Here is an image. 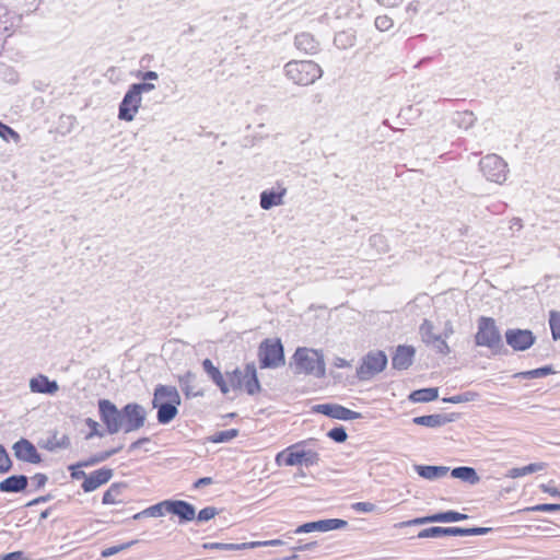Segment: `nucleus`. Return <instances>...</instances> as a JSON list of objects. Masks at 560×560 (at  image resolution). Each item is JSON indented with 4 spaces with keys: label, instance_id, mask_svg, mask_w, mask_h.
Listing matches in <instances>:
<instances>
[{
    "label": "nucleus",
    "instance_id": "b1692460",
    "mask_svg": "<svg viewBox=\"0 0 560 560\" xmlns=\"http://www.w3.org/2000/svg\"><path fill=\"white\" fill-rule=\"evenodd\" d=\"M28 479L24 475H13L0 482V491L21 492L27 487Z\"/></svg>",
    "mask_w": 560,
    "mask_h": 560
},
{
    "label": "nucleus",
    "instance_id": "f8f14e48",
    "mask_svg": "<svg viewBox=\"0 0 560 560\" xmlns=\"http://www.w3.org/2000/svg\"><path fill=\"white\" fill-rule=\"evenodd\" d=\"M506 343L515 351H525L535 342V336L528 329H508Z\"/></svg>",
    "mask_w": 560,
    "mask_h": 560
},
{
    "label": "nucleus",
    "instance_id": "f03ea898",
    "mask_svg": "<svg viewBox=\"0 0 560 560\" xmlns=\"http://www.w3.org/2000/svg\"><path fill=\"white\" fill-rule=\"evenodd\" d=\"M316 440L307 439L290 445L276 455L275 462L278 466L305 465L314 466L319 463V454L314 448Z\"/></svg>",
    "mask_w": 560,
    "mask_h": 560
},
{
    "label": "nucleus",
    "instance_id": "37998d69",
    "mask_svg": "<svg viewBox=\"0 0 560 560\" xmlns=\"http://www.w3.org/2000/svg\"><path fill=\"white\" fill-rule=\"evenodd\" d=\"M478 397V394L475 393V392H467V393H464V394H459V395H455V396H452V397H448V398H444L443 401L444 402H450V404H460V402H467V401H474L476 400Z\"/></svg>",
    "mask_w": 560,
    "mask_h": 560
},
{
    "label": "nucleus",
    "instance_id": "c9c22d12",
    "mask_svg": "<svg viewBox=\"0 0 560 560\" xmlns=\"http://www.w3.org/2000/svg\"><path fill=\"white\" fill-rule=\"evenodd\" d=\"M434 326L432 322L429 319H424L422 324L420 325L419 332L421 335V339L427 345L433 343L434 340H438V336L433 332Z\"/></svg>",
    "mask_w": 560,
    "mask_h": 560
},
{
    "label": "nucleus",
    "instance_id": "f257e3e1",
    "mask_svg": "<svg viewBox=\"0 0 560 560\" xmlns=\"http://www.w3.org/2000/svg\"><path fill=\"white\" fill-rule=\"evenodd\" d=\"M98 412L109 434H115L119 431L125 433L138 431L144 425L147 420L144 407L137 402H129L121 409H118L110 400L101 399L98 400Z\"/></svg>",
    "mask_w": 560,
    "mask_h": 560
},
{
    "label": "nucleus",
    "instance_id": "3c124183",
    "mask_svg": "<svg viewBox=\"0 0 560 560\" xmlns=\"http://www.w3.org/2000/svg\"><path fill=\"white\" fill-rule=\"evenodd\" d=\"M327 435L337 443H343L348 438V434L343 427L332 428L331 430L328 431Z\"/></svg>",
    "mask_w": 560,
    "mask_h": 560
},
{
    "label": "nucleus",
    "instance_id": "4d7b16f0",
    "mask_svg": "<svg viewBox=\"0 0 560 560\" xmlns=\"http://www.w3.org/2000/svg\"><path fill=\"white\" fill-rule=\"evenodd\" d=\"M12 466V462L5 451V448L0 445V472H7L10 470Z\"/></svg>",
    "mask_w": 560,
    "mask_h": 560
},
{
    "label": "nucleus",
    "instance_id": "4c0bfd02",
    "mask_svg": "<svg viewBox=\"0 0 560 560\" xmlns=\"http://www.w3.org/2000/svg\"><path fill=\"white\" fill-rule=\"evenodd\" d=\"M203 549H217L224 551H236V550H245L246 542L242 544H224V542H205L202 545Z\"/></svg>",
    "mask_w": 560,
    "mask_h": 560
},
{
    "label": "nucleus",
    "instance_id": "680f3d73",
    "mask_svg": "<svg viewBox=\"0 0 560 560\" xmlns=\"http://www.w3.org/2000/svg\"><path fill=\"white\" fill-rule=\"evenodd\" d=\"M83 466H79V463L74 464V465H71L69 466V470L71 471V478L72 479H75V480H79V479H84L88 477V475L85 474V471H83L81 468Z\"/></svg>",
    "mask_w": 560,
    "mask_h": 560
},
{
    "label": "nucleus",
    "instance_id": "bb28decb",
    "mask_svg": "<svg viewBox=\"0 0 560 560\" xmlns=\"http://www.w3.org/2000/svg\"><path fill=\"white\" fill-rule=\"evenodd\" d=\"M418 475L428 480H435L447 475L450 468L445 466L416 465Z\"/></svg>",
    "mask_w": 560,
    "mask_h": 560
},
{
    "label": "nucleus",
    "instance_id": "6e6d98bb",
    "mask_svg": "<svg viewBox=\"0 0 560 560\" xmlns=\"http://www.w3.org/2000/svg\"><path fill=\"white\" fill-rule=\"evenodd\" d=\"M132 545H133V541H129V542H126L122 545L108 547V548L104 549L101 555L103 558H108V557H112V556L131 547Z\"/></svg>",
    "mask_w": 560,
    "mask_h": 560
},
{
    "label": "nucleus",
    "instance_id": "20e7f679",
    "mask_svg": "<svg viewBox=\"0 0 560 560\" xmlns=\"http://www.w3.org/2000/svg\"><path fill=\"white\" fill-rule=\"evenodd\" d=\"M293 360L298 373H304L315 377H323L325 375L324 357L317 350L299 348L293 355Z\"/></svg>",
    "mask_w": 560,
    "mask_h": 560
},
{
    "label": "nucleus",
    "instance_id": "c85d7f7f",
    "mask_svg": "<svg viewBox=\"0 0 560 560\" xmlns=\"http://www.w3.org/2000/svg\"><path fill=\"white\" fill-rule=\"evenodd\" d=\"M546 463H532L529 465H526L524 467H514L508 470L505 474L506 478L516 479L524 477L529 474L541 471L546 468Z\"/></svg>",
    "mask_w": 560,
    "mask_h": 560
},
{
    "label": "nucleus",
    "instance_id": "1a4fd4ad",
    "mask_svg": "<svg viewBox=\"0 0 560 560\" xmlns=\"http://www.w3.org/2000/svg\"><path fill=\"white\" fill-rule=\"evenodd\" d=\"M288 194V187L282 180H277L275 185L265 189L259 195V206L262 210H270L284 203V197Z\"/></svg>",
    "mask_w": 560,
    "mask_h": 560
},
{
    "label": "nucleus",
    "instance_id": "a211bd4d",
    "mask_svg": "<svg viewBox=\"0 0 560 560\" xmlns=\"http://www.w3.org/2000/svg\"><path fill=\"white\" fill-rule=\"evenodd\" d=\"M30 389L32 393L54 395L58 392L59 385L56 381H50L46 375L38 374L30 380Z\"/></svg>",
    "mask_w": 560,
    "mask_h": 560
},
{
    "label": "nucleus",
    "instance_id": "79ce46f5",
    "mask_svg": "<svg viewBox=\"0 0 560 560\" xmlns=\"http://www.w3.org/2000/svg\"><path fill=\"white\" fill-rule=\"evenodd\" d=\"M428 523H438L436 514H432V515H428V516H423V517H417V518H413L410 521H404L398 524H395V527L402 528V527H408V526H412V525H423V524H428Z\"/></svg>",
    "mask_w": 560,
    "mask_h": 560
},
{
    "label": "nucleus",
    "instance_id": "39448f33",
    "mask_svg": "<svg viewBox=\"0 0 560 560\" xmlns=\"http://www.w3.org/2000/svg\"><path fill=\"white\" fill-rule=\"evenodd\" d=\"M479 170L491 183L502 185L509 176V165L503 158L495 153L485 155L479 162Z\"/></svg>",
    "mask_w": 560,
    "mask_h": 560
},
{
    "label": "nucleus",
    "instance_id": "ddd939ff",
    "mask_svg": "<svg viewBox=\"0 0 560 560\" xmlns=\"http://www.w3.org/2000/svg\"><path fill=\"white\" fill-rule=\"evenodd\" d=\"M347 525H348L347 521H343L340 518H327V520H320V521H316V522L305 523V524L299 526L294 530V533L295 534H304V533H311L314 530L329 532V530L342 529Z\"/></svg>",
    "mask_w": 560,
    "mask_h": 560
},
{
    "label": "nucleus",
    "instance_id": "c03bdc74",
    "mask_svg": "<svg viewBox=\"0 0 560 560\" xmlns=\"http://www.w3.org/2000/svg\"><path fill=\"white\" fill-rule=\"evenodd\" d=\"M549 325L555 340L560 339V313L552 311L549 316Z\"/></svg>",
    "mask_w": 560,
    "mask_h": 560
},
{
    "label": "nucleus",
    "instance_id": "603ef678",
    "mask_svg": "<svg viewBox=\"0 0 560 560\" xmlns=\"http://www.w3.org/2000/svg\"><path fill=\"white\" fill-rule=\"evenodd\" d=\"M525 511L529 512H555L560 511V504L542 503L527 508Z\"/></svg>",
    "mask_w": 560,
    "mask_h": 560
},
{
    "label": "nucleus",
    "instance_id": "338daca9",
    "mask_svg": "<svg viewBox=\"0 0 560 560\" xmlns=\"http://www.w3.org/2000/svg\"><path fill=\"white\" fill-rule=\"evenodd\" d=\"M31 479L36 489L43 488L48 480L47 476L40 472L35 474Z\"/></svg>",
    "mask_w": 560,
    "mask_h": 560
},
{
    "label": "nucleus",
    "instance_id": "c756f323",
    "mask_svg": "<svg viewBox=\"0 0 560 560\" xmlns=\"http://www.w3.org/2000/svg\"><path fill=\"white\" fill-rule=\"evenodd\" d=\"M168 503L170 500L162 501L154 505L147 508L145 510L133 515V520H140L142 517H160L163 516L165 512H168Z\"/></svg>",
    "mask_w": 560,
    "mask_h": 560
},
{
    "label": "nucleus",
    "instance_id": "7ed1b4c3",
    "mask_svg": "<svg viewBox=\"0 0 560 560\" xmlns=\"http://www.w3.org/2000/svg\"><path fill=\"white\" fill-rule=\"evenodd\" d=\"M283 71L288 80L301 86L311 85L323 75L322 68L312 60H291Z\"/></svg>",
    "mask_w": 560,
    "mask_h": 560
},
{
    "label": "nucleus",
    "instance_id": "5701e85b",
    "mask_svg": "<svg viewBox=\"0 0 560 560\" xmlns=\"http://www.w3.org/2000/svg\"><path fill=\"white\" fill-rule=\"evenodd\" d=\"M442 536H462V527H429L420 530L418 538H439Z\"/></svg>",
    "mask_w": 560,
    "mask_h": 560
},
{
    "label": "nucleus",
    "instance_id": "9d476101",
    "mask_svg": "<svg viewBox=\"0 0 560 560\" xmlns=\"http://www.w3.org/2000/svg\"><path fill=\"white\" fill-rule=\"evenodd\" d=\"M141 103L142 96L129 86L119 104L118 118L128 122L132 121L141 107Z\"/></svg>",
    "mask_w": 560,
    "mask_h": 560
},
{
    "label": "nucleus",
    "instance_id": "de8ad7c7",
    "mask_svg": "<svg viewBox=\"0 0 560 560\" xmlns=\"http://www.w3.org/2000/svg\"><path fill=\"white\" fill-rule=\"evenodd\" d=\"M284 542L281 539H271V540H257L246 542V549H254L259 547H276L282 546Z\"/></svg>",
    "mask_w": 560,
    "mask_h": 560
},
{
    "label": "nucleus",
    "instance_id": "dca6fc26",
    "mask_svg": "<svg viewBox=\"0 0 560 560\" xmlns=\"http://www.w3.org/2000/svg\"><path fill=\"white\" fill-rule=\"evenodd\" d=\"M152 402L180 405L182 398L175 386L159 384L154 388Z\"/></svg>",
    "mask_w": 560,
    "mask_h": 560
},
{
    "label": "nucleus",
    "instance_id": "774afa93",
    "mask_svg": "<svg viewBox=\"0 0 560 560\" xmlns=\"http://www.w3.org/2000/svg\"><path fill=\"white\" fill-rule=\"evenodd\" d=\"M510 230L520 232L523 229V221L521 218H512L510 220Z\"/></svg>",
    "mask_w": 560,
    "mask_h": 560
},
{
    "label": "nucleus",
    "instance_id": "a18cd8bd",
    "mask_svg": "<svg viewBox=\"0 0 560 560\" xmlns=\"http://www.w3.org/2000/svg\"><path fill=\"white\" fill-rule=\"evenodd\" d=\"M229 387L233 389L242 388L244 382V373L240 369H235L232 373L228 374Z\"/></svg>",
    "mask_w": 560,
    "mask_h": 560
},
{
    "label": "nucleus",
    "instance_id": "6ab92c4d",
    "mask_svg": "<svg viewBox=\"0 0 560 560\" xmlns=\"http://www.w3.org/2000/svg\"><path fill=\"white\" fill-rule=\"evenodd\" d=\"M168 513L177 515L180 522H190L196 517L195 506L183 500H170Z\"/></svg>",
    "mask_w": 560,
    "mask_h": 560
},
{
    "label": "nucleus",
    "instance_id": "412c9836",
    "mask_svg": "<svg viewBox=\"0 0 560 560\" xmlns=\"http://www.w3.org/2000/svg\"><path fill=\"white\" fill-rule=\"evenodd\" d=\"M153 408L156 409V420L160 424H167L173 421L178 415V407L180 405L152 402Z\"/></svg>",
    "mask_w": 560,
    "mask_h": 560
},
{
    "label": "nucleus",
    "instance_id": "e433bc0d",
    "mask_svg": "<svg viewBox=\"0 0 560 560\" xmlns=\"http://www.w3.org/2000/svg\"><path fill=\"white\" fill-rule=\"evenodd\" d=\"M354 43L355 36L350 32H339L334 38V44L340 49L352 47Z\"/></svg>",
    "mask_w": 560,
    "mask_h": 560
},
{
    "label": "nucleus",
    "instance_id": "a878e982",
    "mask_svg": "<svg viewBox=\"0 0 560 560\" xmlns=\"http://www.w3.org/2000/svg\"><path fill=\"white\" fill-rule=\"evenodd\" d=\"M295 47L308 55H313L318 50V42L310 33L303 32L295 36Z\"/></svg>",
    "mask_w": 560,
    "mask_h": 560
},
{
    "label": "nucleus",
    "instance_id": "a19ab883",
    "mask_svg": "<svg viewBox=\"0 0 560 560\" xmlns=\"http://www.w3.org/2000/svg\"><path fill=\"white\" fill-rule=\"evenodd\" d=\"M553 373V370L551 366H542L530 371H525L515 374V377H522V378H538L544 377L549 374Z\"/></svg>",
    "mask_w": 560,
    "mask_h": 560
},
{
    "label": "nucleus",
    "instance_id": "f704fd0d",
    "mask_svg": "<svg viewBox=\"0 0 560 560\" xmlns=\"http://www.w3.org/2000/svg\"><path fill=\"white\" fill-rule=\"evenodd\" d=\"M121 450H122V445H119L115 448L97 453L85 460L79 462V466L90 467V466L96 465L98 463L105 462L113 455L120 452Z\"/></svg>",
    "mask_w": 560,
    "mask_h": 560
},
{
    "label": "nucleus",
    "instance_id": "0e129e2a",
    "mask_svg": "<svg viewBox=\"0 0 560 560\" xmlns=\"http://www.w3.org/2000/svg\"><path fill=\"white\" fill-rule=\"evenodd\" d=\"M136 77L138 79H140L142 81H147V82L156 81L159 79V74L155 71H145V72L139 71Z\"/></svg>",
    "mask_w": 560,
    "mask_h": 560
},
{
    "label": "nucleus",
    "instance_id": "2eb2a0df",
    "mask_svg": "<svg viewBox=\"0 0 560 560\" xmlns=\"http://www.w3.org/2000/svg\"><path fill=\"white\" fill-rule=\"evenodd\" d=\"M112 477L113 469L103 467L88 475L81 487L84 492H92L96 490L98 487L107 483L112 479Z\"/></svg>",
    "mask_w": 560,
    "mask_h": 560
},
{
    "label": "nucleus",
    "instance_id": "49530a36",
    "mask_svg": "<svg viewBox=\"0 0 560 560\" xmlns=\"http://www.w3.org/2000/svg\"><path fill=\"white\" fill-rule=\"evenodd\" d=\"M237 435H238V430H236V429H229V430H225V431L217 432L213 435L212 441L214 443H224V442H229V441L233 440Z\"/></svg>",
    "mask_w": 560,
    "mask_h": 560
},
{
    "label": "nucleus",
    "instance_id": "58836bf2",
    "mask_svg": "<svg viewBox=\"0 0 560 560\" xmlns=\"http://www.w3.org/2000/svg\"><path fill=\"white\" fill-rule=\"evenodd\" d=\"M467 518H468L467 514H463V513H459L456 511H446V512L436 513L438 523L459 522V521H464Z\"/></svg>",
    "mask_w": 560,
    "mask_h": 560
},
{
    "label": "nucleus",
    "instance_id": "052dcab7",
    "mask_svg": "<svg viewBox=\"0 0 560 560\" xmlns=\"http://www.w3.org/2000/svg\"><path fill=\"white\" fill-rule=\"evenodd\" d=\"M491 528L489 527H472V528H462V536H478L485 535L489 533Z\"/></svg>",
    "mask_w": 560,
    "mask_h": 560
},
{
    "label": "nucleus",
    "instance_id": "2f4dec72",
    "mask_svg": "<svg viewBox=\"0 0 560 560\" xmlns=\"http://www.w3.org/2000/svg\"><path fill=\"white\" fill-rule=\"evenodd\" d=\"M439 397V390L435 387L422 388L413 390L409 395V400L412 402H429Z\"/></svg>",
    "mask_w": 560,
    "mask_h": 560
},
{
    "label": "nucleus",
    "instance_id": "9b49d317",
    "mask_svg": "<svg viewBox=\"0 0 560 560\" xmlns=\"http://www.w3.org/2000/svg\"><path fill=\"white\" fill-rule=\"evenodd\" d=\"M313 411L343 421L357 420L362 417L360 412L350 410L338 404H319L313 407Z\"/></svg>",
    "mask_w": 560,
    "mask_h": 560
},
{
    "label": "nucleus",
    "instance_id": "473e14b6",
    "mask_svg": "<svg viewBox=\"0 0 560 560\" xmlns=\"http://www.w3.org/2000/svg\"><path fill=\"white\" fill-rule=\"evenodd\" d=\"M126 488L125 483H112L109 488L104 492L102 502L103 504H117L120 503L119 500L122 490Z\"/></svg>",
    "mask_w": 560,
    "mask_h": 560
},
{
    "label": "nucleus",
    "instance_id": "393cba45",
    "mask_svg": "<svg viewBox=\"0 0 560 560\" xmlns=\"http://www.w3.org/2000/svg\"><path fill=\"white\" fill-rule=\"evenodd\" d=\"M243 387L248 395H255L260 390V384L257 377L256 366L250 363L245 366Z\"/></svg>",
    "mask_w": 560,
    "mask_h": 560
},
{
    "label": "nucleus",
    "instance_id": "4468645a",
    "mask_svg": "<svg viewBox=\"0 0 560 560\" xmlns=\"http://www.w3.org/2000/svg\"><path fill=\"white\" fill-rule=\"evenodd\" d=\"M14 456L22 462L30 464H39L42 462L40 454L33 443L26 439H21L13 444Z\"/></svg>",
    "mask_w": 560,
    "mask_h": 560
},
{
    "label": "nucleus",
    "instance_id": "cd10ccee",
    "mask_svg": "<svg viewBox=\"0 0 560 560\" xmlns=\"http://www.w3.org/2000/svg\"><path fill=\"white\" fill-rule=\"evenodd\" d=\"M451 419H448L445 415H428V416H419L415 417L412 419V422L418 425H423L428 428H439L447 422H450Z\"/></svg>",
    "mask_w": 560,
    "mask_h": 560
},
{
    "label": "nucleus",
    "instance_id": "423d86ee",
    "mask_svg": "<svg viewBox=\"0 0 560 560\" xmlns=\"http://www.w3.org/2000/svg\"><path fill=\"white\" fill-rule=\"evenodd\" d=\"M475 342L477 346L487 347L494 352L502 348L501 335L493 318L486 316L479 318Z\"/></svg>",
    "mask_w": 560,
    "mask_h": 560
},
{
    "label": "nucleus",
    "instance_id": "ea45409f",
    "mask_svg": "<svg viewBox=\"0 0 560 560\" xmlns=\"http://www.w3.org/2000/svg\"><path fill=\"white\" fill-rule=\"evenodd\" d=\"M370 246L373 247L378 254H385L388 252L389 246L387 240L382 234H374L369 240Z\"/></svg>",
    "mask_w": 560,
    "mask_h": 560
},
{
    "label": "nucleus",
    "instance_id": "5fc2aeb1",
    "mask_svg": "<svg viewBox=\"0 0 560 560\" xmlns=\"http://www.w3.org/2000/svg\"><path fill=\"white\" fill-rule=\"evenodd\" d=\"M130 88L138 93L140 96H142L143 93H149L155 89V84L147 81H142L140 83H133L130 85Z\"/></svg>",
    "mask_w": 560,
    "mask_h": 560
},
{
    "label": "nucleus",
    "instance_id": "f3484780",
    "mask_svg": "<svg viewBox=\"0 0 560 560\" xmlns=\"http://www.w3.org/2000/svg\"><path fill=\"white\" fill-rule=\"evenodd\" d=\"M416 350L412 346H398L392 359L396 370H407L413 362Z\"/></svg>",
    "mask_w": 560,
    "mask_h": 560
},
{
    "label": "nucleus",
    "instance_id": "7c9ffc66",
    "mask_svg": "<svg viewBox=\"0 0 560 560\" xmlns=\"http://www.w3.org/2000/svg\"><path fill=\"white\" fill-rule=\"evenodd\" d=\"M451 475L453 478L460 479L463 481H466L470 485H476L479 482L480 478L476 470L471 467H456L451 471Z\"/></svg>",
    "mask_w": 560,
    "mask_h": 560
},
{
    "label": "nucleus",
    "instance_id": "864d4df0",
    "mask_svg": "<svg viewBox=\"0 0 560 560\" xmlns=\"http://www.w3.org/2000/svg\"><path fill=\"white\" fill-rule=\"evenodd\" d=\"M351 509L358 513H372L376 511V505L372 502H355Z\"/></svg>",
    "mask_w": 560,
    "mask_h": 560
},
{
    "label": "nucleus",
    "instance_id": "e2e57ef3",
    "mask_svg": "<svg viewBox=\"0 0 560 560\" xmlns=\"http://www.w3.org/2000/svg\"><path fill=\"white\" fill-rule=\"evenodd\" d=\"M85 422L88 427L91 429V432L86 435L88 440L93 438L94 435L103 436V433L98 431V423L95 420L88 418Z\"/></svg>",
    "mask_w": 560,
    "mask_h": 560
},
{
    "label": "nucleus",
    "instance_id": "69168bd1",
    "mask_svg": "<svg viewBox=\"0 0 560 560\" xmlns=\"http://www.w3.org/2000/svg\"><path fill=\"white\" fill-rule=\"evenodd\" d=\"M0 560H28L23 551H13L3 556H0Z\"/></svg>",
    "mask_w": 560,
    "mask_h": 560
},
{
    "label": "nucleus",
    "instance_id": "0eeeda50",
    "mask_svg": "<svg viewBox=\"0 0 560 560\" xmlns=\"http://www.w3.org/2000/svg\"><path fill=\"white\" fill-rule=\"evenodd\" d=\"M261 369H277L284 364L283 346L279 339H265L258 349Z\"/></svg>",
    "mask_w": 560,
    "mask_h": 560
},
{
    "label": "nucleus",
    "instance_id": "13d9d810",
    "mask_svg": "<svg viewBox=\"0 0 560 560\" xmlns=\"http://www.w3.org/2000/svg\"><path fill=\"white\" fill-rule=\"evenodd\" d=\"M217 513L218 512H217L215 508L207 506L199 511V513L197 515V520L199 522H207V521H210L211 518H213L217 515Z\"/></svg>",
    "mask_w": 560,
    "mask_h": 560
},
{
    "label": "nucleus",
    "instance_id": "09e8293b",
    "mask_svg": "<svg viewBox=\"0 0 560 560\" xmlns=\"http://www.w3.org/2000/svg\"><path fill=\"white\" fill-rule=\"evenodd\" d=\"M0 137L9 141L10 139L18 142L20 140V136L16 131H14L11 127L0 121Z\"/></svg>",
    "mask_w": 560,
    "mask_h": 560
},
{
    "label": "nucleus",
    "instance_id": "6e6552de",
    "mask_svg": "<svg viewBox=\"0 0 560 560\" xmlns=\"http://www.w3.org/2000/svg\"><path fill=\"white\" fill-rule=\"evenodd\" d=\"M387 364V357L383 351L369 352L359 366L357 374L360 380H370L375 374L382 372Z\"/></svg>",
    "mask_w": 560,
    "mask_h": 560
},
{
    "label": "nucleus",
    "instance_id": "4be33fe9",
    "mask_svg": "<svg viewBox=\"0 0 560 560\" xmlns=\"http://www.w3.org/2000/svg\"><path fill=\"white\" fill-rule=\"evenodd\" d=\"M202 368L211 381L220 388L222 394H228L230 392L228 382L224 380L221 371L213 365L210 359H205L202 361Z\"/></svg>",
    "mask_w": 560,
    "mask_h": 560
},
{
    "label": "nucleus",
    "instance_id": "8fccbe9b",
    "mask_svg": "<svg viewBox=\"0 0 560 560\" xmlns=\"http://www.w3.org/2000/svg\"><path fill=\"white\" fill-rule=\"evenodd\" d=\"M374 24L378 31L386 32L393 27L394 22L388 15H378L375 19Z\"/></svg>",
    "mask_w": 560,
    "mask_h": 560
},
{
    "label": "nucleus",
    "instance_id": "bf43d9fd",
    "mask_svg": "<svg viewBox=\"0 0 560 560\" xmlns=\"http://www.w3.org/2000/svg\"><path fill=\"white\" fill-rule=\"evenodd\" d=\"M446 338H442V336H438V340H434L433 343H430L435 348V350L441 354H448L450 353V347L445 340Z\"/></svg>",
    "mask_w": 560,
    "mask_h": 560
},
{
    "label": "nucleus",
    "instance_id": "aec40b11",
    "mask_svg": "<svg viewBox=\"0 0 560 560\" xmlns=\"http://www.w3.org/2000/svg\"><path fill=\"white\" fill-rule=\"evenodd\" d=\"M196 380L197 376L191 371H187L184 374L177 376L179 387L187 399L203 395L201 390L196 389Z\"/></svg>",
    "mask_w": 560,
    "mask_h": 560
},
{
    "label": "nucleus",
    "instance_id": "72a5a7b5",
    "mask_svg": "<svg viewBox=\"0 0 560 560\" xmlns=\"http://www.w3.org/2000/svg\"><path fill=\"white\" fill-rule=\"evenodd\" d=\"M477 118L472 112L464 110V112H456L453 116V122L460 129H469L471 128Z\"/></svg>",
    "mask_w": 560,
    "mask_h": 560
}]
</instances>
